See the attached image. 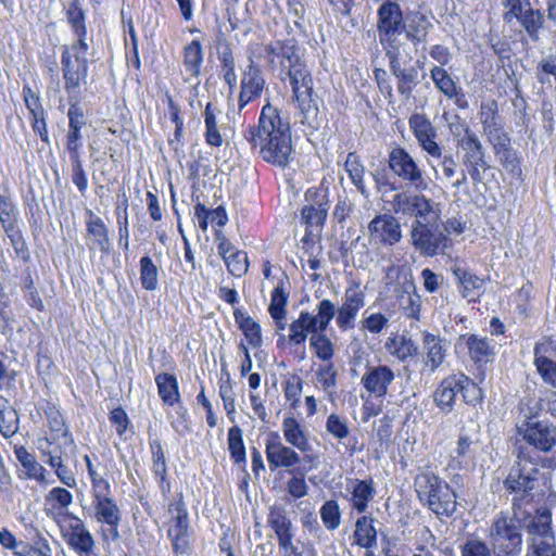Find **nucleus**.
<instances>
[{"label": "nucleus", "instance_id": "nucleus-20", "mask_svg": "<svg viewBox=\"0 0 556 556\" xmlns=\"http://www.w3.org/2000/svg\"><path fill=\"white\" fill-rule=\"evenodd\" d=\"M458 285L459 292L468 302H476L484 292V281L470 270L459 265L451 268Z\"/></svg>", "mask_w": 556, "mask_h": 556}, {"label": "nucleus", "instance_id": "nucleus-45", "mask_svg": "<svg viewBox=\"0 0 556 556\" xmlns=\"http://www.w3.org/2000/svg\"><path fill=\"white\" fill-rule=\"evenodd\" d=\"M71 549L79 556H96V542L90 531L87 530L83 534H75L64 539Z\"/></svg>", "mask_w": 556, "mask_h": 556}, {"label": "nucleus", "instance_id": "nucleus-51", "mask_svg": "<svg viewBox=\"0 0 556 556\" xmlns=\"http://www.w3.org/2000/svg\"><path fill=\"white\" fill-rule=\"evenodd\" d=\"M320 518L324 526L333 531L339 528L341 522V511L337 501L329 500L320 507Z\"/></svg>", "mask_w": 556, "mask_h": 556}, {"label": "nucleus", "instance_id": "nucleus-63", "mask_svg": "<svg viewBox=\"0 0 556 556\" xmlns=\"http://www.w3.org/2000/svg\"><path fill=\"white\" fill-rule=\"evenodd\" d=\"M459 393H462L464 401L467 404L476 405L482 400V390L476 382L463 374V379H459Z\"/></svg>", "mask_w": 556, "mask_h": 556}, {"label": "nucleus", "instance_id": "nucleus-50", "mask_svg": "<svg viewBox=\"0 0 556 556\" xmlns=\"http://www.w3.org/2000/svg\"><path fill=\"white\" fill-rule=\"evenodd\" d=\"M204 122H205V140L206 143L212 147H219L223 143V138L217 128V121L214 113L212 103H207L204 110Z\"/></svg>", "mask_w": 556, "mask_h": 556}, {"label": "nucleus", "instance_id": "nucleus-40", "mask_svg": "<svg viewBox=\"0 0 556 556\" xmlns=\"http://www.w3.org/2000/svg\"><path fill=\"white\" fill-rule=\"evenodd\" d=\"M168 513L172 515V525L168 529V534H187L189 527L188 511L181 494L177 502L168 505Z\"/></svg>", "mask_w": 556, "mask_h": 556}, {"label": "nucleus", "instance_id": "nucleus-26", "mask_svg": "<svg viewBox=\"0 0 556 556\" xmlns=\"http://www.w3.org/2000/svg\"><path fill=\"white\" fill-rule=\"evenodd\" d=\"M432 26L431 22L420 12H409L406 14L403 24V31L406 38L415 46L425 41L429 28Z\"/></svg>", "mask_w": 556, "mask_h": 556}, {"label": "nucleus", "instance_id": "nucleus-17", "mask_svg": "<svg viewBox=\"0 0 556 556\" xmlns=\"http://www.w3.org/2000/svg\"><path fill=\"white\" fill-rule=\"evenodd\" d=\"M387 56L390 61V71L397 79L399 93L407 100L410 99L414 89L419 84L418 67L416 65L406 66L394 51H388Z\"/></svg>", "mask_w": 556, "mask_h": 556}, {"label": "nucleus", "instance_id": "nucleus-64", "mask_svg": "<svg viewBox=\"0 0 556 556\" xmlns=\"http://www.w3.org/2000/svg\"><path fill=\"white\" fill-rule=\"evenodd\" d=\"M288 302V294L283 291L281 286H277L273 293L271 300L268 307L269 314L273 319L286 317V305Z\"/></svg>", "mask_w": 556, "mask_h": 556}, {"label": "nucleus", "instance_id": "nucleus-60", "mask_svg": "<svg viewBox=\"0 0 556 556\" xmlns=\"http://www.w3.org/2000/svg\"><path fill=\"white\" fill-rule=\"evenodd\" d=\"M443 118L446 121L448 130L457 143L459 139H466L469 135H477L459 115L448 116L447 113H444Z\"/></svg>", "mask_w": 556, "mask_h": 556}, {"label": "nucleus", "instance_id": "nucleus-34", "mask_svg": "<svg viewBox=\"0 0 556 556\" xmlns=\"http://www.w3.org/2000/svg\"><path fill=\"white\" fill-rule=\"evenodd\" d=\"M233 317L239 329L253 348H260L263 343L261 326L252 317L236 308Z\"/></svg>", "mask_w": 556, "mask_h": 556}, {"label": "nucleus", "instance_id": "nucleus-58", "mask_svg": "<svg viewBox=\"0 0 556 556\" xmlns=\"http://www.w3.org/2000/svg\"><path fill=\"white\" fill-rule=\"evenodd\" d=\"M337 369L332 363L319 366L316 371V377L323 390L331 395L337 387Z\"/></svg>", "mask_w": 556, "mask_h": 556}, {"label": "nucleus", "instance_id": "nucleus-27", "mask_svg": "<svg viewBox=\"0 0 556 556\" xmlns=\"http://www.w3.org/2000/svg\"><path fill=\"white\" fill-rule=\"evenodd\" d=\"M281 428L287 443L302 453L311 451L308 434L294 417H286Z\"/></svg>", "mask_w": 556, "mask_h": 556}, {"label": "nucleus", "instance_id": "nucleus-62", "mask_svg": "<svg viewBox=\"0 0 556 556\" xmlns=\"http://www.w3.org/2000/svg\"><path fill=\"white\" fill-rule=\"evenodd\" d=\"M475 442L467 435L460 434L455 448V458L459 465H468L475 458Z\"/></svg>", "mask_w": 556, "mask_h": 556}, {"label": "nucleus", "instance_id": "nucleus-16", "mask_svg": "<svg viewBox=\"0 0 556 556\" xmlns=\"http://www.w3.org/2000/svg\"><path fill=\"white\" fill-rule=\"evenodd\" d=\"M522 435L527 443L541 452H549L556 445V426L547 419L528 420Z\"/></svg>", "mask_w": 556, "mask_h": 556}, {"label": "nucleus", "instance_id": "nucleus-29", "mask_svg": "<svg viewBox=\"0 0 556 556\" xmlns=\"http://www.w3.org/2000/svg\"><path fill=\"white\" fill-rule=\"evenodd\" d=\"M14 454L26 470V475L29 479H35L41 484H49V481L46 478L47 470L36 460L35 456L30 454L25 446L15 445Z\"/></svg>", "mask_w": 556, "mask_h": 556}, {"label": "nucleus", "instance_id": "nucleus-30", "mask_svg": "<svg viewBox=\"0 0 556 556\" xmlns=\"http://www.w3.org/2000/svg\"><path fill=\"white\" fill-rule=\"evenodd\" d=\"M375 493L374 481L371 479L353 480L351 482V502L353 508L358 513H365L368 507V503L374 498Z\"/></svg>", "mask_w": 556, "mask_h": 556}, {"label": "nucleus", "instance_id": "nucleus-1", "mask_svg": "<svg viewBox=\"0 0 556 556\" xmlns=\"http://www.w3.org/2000/svg\"><path fill=\"white\" fill-rule=\"evenodd\" d=\"M505 513L496 515L488 531L491 547L496 556H518L522 549L523 529L527 533L528 553L535 551V544L555 542L552 527V513L547 507H539L534 514L525 513L520 518Z\"/></svg>", "mask_w": 556, "mask_h": 556}, {"label": "nucleus", "instance_id": "nucleus-3", "mask_svg": "<svg viewBox=\"0 0 556 556\" xmlns=\"http://www.w3.org/2000/svg\"><path fill=\"white\" fill-rule=\"evenodd\" d=\"M244 139L253 149L260 148L265 162L282 168L288 166L292 153L290 124L269 102L262 108L257 125L244 131Z\"/></svg>", "mask_w": 556, "mask_h": 556}, {"label": "nucleus", "instance_id": "nucleus-14", "mask_svg": "<svg viewBox=\"0 0 556 556\" xmlns=\"http://www.w3.org/2000/svg\"><path fill=\"white\" fill-rule=\"evenodd\" d=\"M265 87V78L261 67L250 56L240 81L238 106L241 111L247 104L260 98Z\"/></svg>", "mask_w": 556, "mask_h": 556}, {"label": "nucleus", "instance_id": "nucleus-53", "mask_svg": "<svg viewBox=\"0 0 556 556\" xmlns=\"http://www.w3.org/2000/svg\"><path fill=\"white\" fill-rule=\"evenodd\" d=\"M337 308L330 300H323L317 306V315H313L315 328L317 331L324 332L336 316Z\"/></svg>", "mask_w": 556, "mask_h": 556}, {"label": "nucleus", "instance_id": "nucleus-61", "mask_svg": "<svg viewBox=\"0 0 556 556\" xmlns=\"http://www.w3.org/2000/svg\"><path fill=\"white\" fill-rule=\"evenodd\" d=\"M60 516H62L63 522L65 523L64 526H61L63 539H67L75 534H83V532L88 530L85 522L73 513H60Z\"/></svg>", "mask_w": 556, "mask_h": 556}, {"label": "nucleus", "instance_id": "nucleus-23", "mask_svg": "<svg viewBox=\"0 0 556 556\" xmlns=\"http://www.w3.org/2000/svg\"><path fill=\"white\" fill-rule=\"evenodd\" d=\"M87 215L86 230L91 240V243H88L89 250L99 249L102 253L109 254L111 243L106 225L91 210L87 211Z\"/></svg>", "mask_w": 556, "mask_h": 556}, {"label": "nucleus", "instance_id": "nucleus-33", "mask_svg": "<svg viewBox=\"0 0 556 556\" xmlns=\"http://www.w3.org/2000/svg\"><path fill=\"white\" fill-rule=\"evenodd\" d=\"M372 522L374 519L367 516L358 518L353 534L354 543L368 551L377 547V530Z\"/></svg>", "mask_w": 556, "mask_h": 556}, {"label": "nucleus", "instance_id": "nucleus-35", "mask_svg": "<svg viewBox=\"0 0 556 556\" xmlns=\"http://www.w3.org/2000/svg\"><path fill=\"white\" fill-rule=\"evenodd\" d=\"M492 148L495 156L507 172L514 175L521 173L517 152L513 149L509 137L505 141L497 142Z\"/></svg>", "mask_w": 556, "mask_h": 556}, {"label": "nucleus", "instance_id": "nucleus-11", "mask_svg": "<svg viewBox=\"0 0 556 556\" xmlns=\"http://www.w3.org/2000/svg\"><path fill=\"white\" fill-rule=\"evenodd\" d=\"M401 7L393 1H384L377 11V29L380 42H390L403 31L404 24Z\"/></svg>", "mask_w": 556, "mask_h": 556}, {"label": "nucleus", "instance_id": "nucleus-32", "mask_svg": "<svg viewBox=\"0 0 556 556\" xmlns=\"http://www.w3.org/2000/svg\"><path fill=\"white\" fill-rule=\"evenodd\" d=\"M344 169L348 173L349 178L351 179L352 184L356 187L357 191L365 197L366 199L369 198L370 192L365 185V166L363 165L361 159L358 155H356L355 152H350L346 155L345 162H344Z\"/></svg>", "mask_w": 556, "mask_h": 556}, {"label": "nucleus", "instance_id": "nucleus-37", "mask_svg": "<svg viewBox=\"0 0 556 556\" xmlns=\"http://www.w3.org/2000/svg\"><path fill=\"white\" fill-rule=\"evenodd\" d=\"M204 61L201 42L192 40L184 48V66L190 76L199 77Z\"/></svg>", "mask_w": 556, "mask_h": 556}, {"label": "nucleus", "instance_id": "nucleus-6", "mask_svg": "<svg viewBox=\"0 0 556 556\" xmlns=\"http://www.w3.org/2000/svg\"><path fill=\"white\" fill-rule=\"evenodd\" d=\"M409 242L421 256L444 255L451 247V239L441 229L440 219L414 220L409 230Z\"/></svg>", "mask_w": 556, "mask_h": 556}, {"label": "nucleus", "instance_id": "nucleus-4", "mask_svg": "<svg viewBox=\"0 0 556 556\" xmlns=\"http://www.w3.org/2000/svg\"><path fill=\"white\" fill-rule=\"evenodd\" d=\"M539 469L535 463L530 462L526 453L520 448L518 463L510 469L503 484L507 492L514 494L511 510H517L516 517L520 518L525 513L534 514L538 508L533 505V489L538 481Z\"/></svg>", "mask_w": 556, "mask_h": 556}, {"label": "nucleus", "instance_id": "nucleus-57", "mask_svg": "<svg viewBox=\"0 0 556 556\" xmlns=\"http://www.w3.org/2000/svg\"><path fill=\"white\" fill-rule=\"evenodd\" d=\"M400 305L406 317L419 319L421 298L418 293L405 291L400 296Z\"/></svg>", "mask_w": 556, "mask_h": 556}, {"label": "nucleus", "instance_id": "nucleus-54", "mask_svg": "<svg viewBox=\"0 0 556 556\" xmlns=\"http://www.w3.org/2000/svg\"><path fill=\"white\" fill-rule=\"evenodd\" d=\"M224 262L228 271L235 277H242L248 271L249 261L247 252L244 251H232Z\"/></svg>", "mask_w": 556, "mask_h": 556}, {"label": "nucleus", "instance_id": "nucleus-56", "mask_svg": "<svg viewBox=\"0 0 556 556\" xmlns=\"http://www.w3.org/2000/svg\"><path fill=\"white\" fill-rule=\"evenodd\" d=\"M554 359H556V342L551 337H545L534 346V365Z\"/></svg>", "mask_w": 556, "mask_h": 556}, {"label": "nucleus", "instance_id": "nucleus-2", "mask_svg": "<svg viewBox=\"0 0 556 556\" xmlns=\"http://www.w3.org/2000/svg\"><path fill=\"white\" fill-rule=\"evenodd\" d=\"M265 58L277 72L282 83H289L293 100L302 114V124H309L312 115H316L317 106L312 98L313 77L304 59V50L294 38L275 40L266 45Z\"/></svg>", "mask_w": 556, "mask_h": 556}, {"label": "nucleus", "instance_id": "nucleus-13", "mask_svg": "<svg viewBox=\"0 0 556 556\" xmlns=\"http://www.w3.org/2000/svg\"><path fill=\"white\" fill-rule=\"evenodd\" d=\"M409 129L415 136L419 147L432 157H441L442 148L435 141L437 129L427 115L414 113L408 119Z\"/></svg>", "mask_w": 556, "mask_h": 556}, {"label": "nucleus", "instance_id": "nucleus-9", "mask_svg": "<svg viewBox=\"0 0 556 556\" xmlns=\"http://www.w3.org/2000/svg\"><path fill=\"white\" fill-rule=\"evenodd\" d=\"M388 165L396 177L416 190L421 191L428 187L424 170L405 148L393 147L388 154Z\"/></svg>", "mask_w": 556, "mask_h": 556}, {"label": "nucleus", "instance_id": "nucleus-59", "mask_svg": "<svg viewBox=\"0 0 556 556\" xmlns=\"http://www.w3.org/2000/svg\"><path fill=\"white\" fill-rule=\"evenodd\" d=\"M460 556H492L493 548L483 540L467 539L460 546Z\"/></svg>", "mask_w": 556, "mask_h": 556}, {"label": "nucleus", "instance_id": "nucleus-46", "mask_svg": "<svg viewBox=\"0 0 556 556\" xmlns=\"http://www.w3.org/2000/svg\"><path fill=\"white\" fill-rule=\"evenodd\" d=\"M140 281L143 289L154 291L157 288L159 268L148 255L140 258Z\"/></svg>", "mask_w": 556, "mask_h": 556}, {"label": "nucleus", "instance_id": "nucleus-7", "mask_svg": "<svg viewBox=\"0 0 556 556\" xmlns=\"http://www.w3.org/2000/svg\"><path fill=\"white\" fill-rule=\"evenodd\" d=\"M395 214L414 217V220L440 219V204L421 193L397 192L391 201Z\"/></svg>", "mask_w": 556, "mask_h": 556}, {"label": "nucleus", "instance_id": "nucleus-10", "mask_svg": "<svg viewBox=\"0 0 556 556\" xmlns=\"http://www.w3.org/2000/svg\"><path fill=\"white\" fill-rule=\"evenodd\" d=\"M265 453L270 471L278 468H286L290 473H294L295 467L300 464V454L282 443L278 432L271 431L267 434Z\"/></svg>", "mask_w": 556, "mask_h": 556}, {"label": "nucleus", "instance_id": "nucleus-55", "mask_svg": "<svg viewBox=\"0 0 556 556\" xmlns=\"http://www.w3.org/2000/svg\"><path fill=\"white\" fill-rule=\"evenodd\" d=\"M326 430L338 441H343L350 435V428L345 418L332 413L327 417Z\"/></svg>", "mask_w": 556, "mask_h": 556}, {"label": "nucleus", "instance_id": "nucleus-44", "mask_svg": "<svg viewBox=\"0 0 556 556\" xmlns=\"http://www.w3.org/2000/svg\"><path fill=\"white\" fill-rule=\"evenodd\" d=\"M518 23L533 41H538L539 31L544 24V14L540 9L527 8Z\"/></svg>", "mask_w": 556, "mask_h": 556}, {"label": "nucleus", "instance_id": "nucleus-48", "mask_svg": "<svg viewBox=\"0 0 556 556\" xmlns=\"http://www.w3.org/2000/svg\"><path fill=\"white\" fill-rule=\"evenodd\" d=\"M430 77L433 80L435 87L445 96L452 97L456 94V83L451 75L442 67L434 66L430 71Z\"/></svg>", "mask_w": 556, "mask_h": 556}, {"label": "nucleus", "instance_id": "nucleus-25", "mask_svg": "<svg viewBox=\"0 0 556 556\" xmlns=\"http://www.w3.org/2000/svg\"><path fill=\"white\" fill-rule=\"evenodd\" d=\"M458 342L467 346L468 354L475 363H488L495 354V345L488 338H481L477 334H463Z\"/></svg>", "mask_w": 556, "mask_h": 556}, {"label": "nucleus", "instance_id": "nucleus-31", "mask_svg": "<svg viewBox=\"0 0 556 556\" xmlns=\"http://www.w3.org/2000/svg\"><path fill=\"white\" fill-rule=\"evenodd\" d=\"M94 518L106 526H119L122 520L121 509L112 496L92 502Z\"/></svg>", "mask_w": 556, "mask_h": 556}, {"label": "nucleus", "instance_id": "nucleus-8", "mask_svg": "<svg viewBox=\"0 0 556 556\" xmlns=\"http://www.w3.org/2000/svg\"><path fill=\"white\" fill-rule=\"evenodd\" d=\"M88 49V45H85V49H78L77 45L62 47L61 64L64 89L67 93L77 92L81 83H85L88 77L89 67L86 58Z\"/></svg>", "mask_w": 556, "mask_h": 556}, {"label": "nucleus", "instance_id": "nucleus-21", "mask_svg": "<svg viewBox=\"0 0 556 556\" xmlns=\"http://www.w3.org/2000/svg\"><path fill=\"white\" fill-rule=\"evenodd\" d=\"M67 117L68 131L66 136V149L70 152L71 159H77V155H80L81 128L86 125V118L83 109L77 103L71 104Z\"/></svg>", "mask_w": 556, "mask_h": 556}, {"label": "nucleus", "instance_id": "nucleus-5", "mask_svg": "<svg viewBox=\"0 0 556 556\" xmlns=\"http://www.w3.org/2000/svg\"><path fill=\"white\" fill-rule=\"evenodd\" d=\"M417 497L439 517H451L456 511V493L448 483L430 470L420 471L414 479Z\"/></svg>", "mask_w": 556, "mask_h": 556}, {"label": "nucleus", "instance_id": "nucleus-28", "mask_svg": "<svg viewBox=\"0 0 556 556\" xmlns=\"http://www.w3.org/2000/svg\"><path fill=\"white\" fill-rule=\"evenodd\" d=\"M66 20L76 36V40L72 45H77V48H84L87 43V27L86 14L79 7L77 0L72 1L66 8Z\"/></svg>", "mask_w": 556, "mask_h": 556}, {"label": "nucleus", "instance_id": "nucleus-47", "mask_svg": "<svg viewBox=\"0 0 556 556\" xmlns=\"http://www.w3.org/2000/svg\"><path fill=\"white\" fill-rule=\"evenodd\" d=\"M228 450L236 464H245V447L242 440V430L233 426L228 431Z\"/></svg>", "mask_w": 556, "mask_h": 556}, {"label": "nucleus", "instance_id": "nucleus-38", "mask_svg": "<svg viewBox=\"0 0 556 556\" xmlns=\"http://www.w3.org/2000/svg\"><path fill=\"white\" fill-rule=\"evenodd\" d=\"M316 321L308 312H301L298 319L291 323L289 340L294 344H302L307 338V332H317L315 328Z\"/></svg>", "mask_w": 556, "mask_h": 556}, {"label": "nucleus", "instance_id": "nucleus-19", "mask_svg": "<svg viewBox=\"0 0 556 556\" xmlns=\"http://www.w3.org/2000/svg\"><path fill=\"white\" fill-rule=\"evenodd\" d=\"M395 375L387 365L368 366L361 379L362 386L376 397H384Z\"/></svg>", "mask_w": 556, "mask_h": 556}, {"label": "nucleus", "instance_id": "nucleus-18", "mask_svg": "<svg viewBox=\"0 0 556 556\" xmlns=\"http://www.w3.org/2000/svg\"><path fill=\"white\" fill-rule=\"evenodd\" d=\"M365 305L364 292L357 286L348 288L342 305L337 308V325L345 331L354 328V320L358 311Z\"/></svg>", "mask_w": 556, "mask_h": 556}, {"label": "nucleus", "instance_id": "nucleus-22", "mask_svg": "<svg viewBox=\"0 0 556 556\" xmlns=\"http://www.w3.org/2000/svg\"><path fill=\"white\" fill-rule=\"evenodd\" d=\"M459 379H463V374L445 377L433 393V401L443 413H450L454 408L455 399L459 393Z\"/></svg>", "mask_w": 556, "mask_h": 556}, {"label": "nucleus", "instance_id": "nucleus-52", "mask_svg": "<svg viewBox=\"0 0 556 556\" xmlns=\"http://www.w3.org/2000/svg\"><path fill=\"white\" fill-rule=\"evenodd\" d=\"M309 343L319 359L330 361L332 358L334 353L333 344L324 332H314L309 339Z\"/></svg>", "mask_w": 556, "mask_h": 556}, {"label": "nucleus", "instance_id": "nucleus-24", "mask_svg": "<svg viewBox=\"0 0 556 556\" xmlns=\"http://www.w3.org/2000/svg\"><path fill=\"white\" fill-rule=\"evenodd\" d=\"M422 350L425 367L432 374L443 364L447 346L443 339L427 332L422 339Z\"/></svg>", "mask_w": 556, "mask_h": 556}, {"label": "nucleus", "instance_id": "nucleus-49", "mask_svg": "<svg viewBox=\"0 0 556 556\" xmlns=\"http://www.w3.org/2000/svg\"><path fill=\"white\" fill-rule=\"evenodd\" d=\"M18 210L10 198L0 194V223L4 231L17 226Z\"/></svg>", "mask_w": 556, "mask_h": 556}, {"label": "nucleus", "instance_id": "nucleus-42", "mask_svg": "<svg viewBox=\"0 0 556 556\" xmlns=\"http://www.w3.org/2000/svg\"><path fill=\"white\" fill-rule=\"evenodd\" d=\"M50 429L52 432L61 433L59 437L58 434L52 438L53 441L61 440L60 443L64 446V454L65 456H74L77 453V445L75 444V441L73 439V435L70 433L68 429L65 428L64 420L60 415H55L49 419Z\"/></svg>", "mask_w": 556, "mask_h": 556}, {"label": "nucleus", "instance_id": "nucleus-39", "mask_svg": "<svg viewBox=\"0 0 556 556\" xmlns=\"http://www.w3.org/2000/svg\"><path fill=\"white\" fill-rule=\"evenodd\" d=\"M458 148L463 151L462 165L465 169L486 152L477 135H469L466 139H459Z\"/></svg>", "mask_w": 556, "mask_h": 556}, {"label": "nucleus", "instance_id": "nucleus-36", "mask_svg": "<svg viewBox=\"0 0 556 556\" xmlns=\"http://www.w3.org/2000/svg\"><path fill=\"white\" fill-rule=\"evenodd\" d=\"M268 525L274 530L277 540L293 533L292 521L281 505H274L269 508Z\"/></svg>", "mask_w": 556, "mask_h": 556}, {"label": "nucleus", "instance_id": "nucleus-43", "mask_svg": "<svg viewBox=\"0 0 556 556\" xmlns=\"http://www.w3.org/2000/svg\"><path fill=\"white\" fill-rule=\"evenodd\" d=\"M217 58L220 62V68L225 83L232 90L237 86L236 62L232 50L229 45H225L217 52Z\"/></svg>", "mask_w": 556, "mask_h": 556}, {"label": "nucleus", "instance_id": "nucleus-15", "mask_svg": "<svg viewBox=\"0 0 556 556\" xmlns=\"http://www.w3.org/2000/svg\"><path fill=\"white\" fill-rule=\"evenodd\" d=\"M305 200L307 205L301 211L302 219L307 227H321L330 207L327 190L311 188L305 193Z\"/></svg>", "mask_w": 556, "mask_h": 556}, {"label": "nucleus", "instance_id": "nucleus-41", "mask_svg": "<svg viewBox=\"0 0 556 556\" xmlns=\"http://www.w3.org/2000/svg\"><path fill=\"white\" fill-rule=\"evenodd\" d=\"M159 395L167 405H174L179 401L178 383L174 375L159 374L155 377Z\"/></svg>", "mask_w": 556, "mask_h": 556}, {"label": "nucleus", "instance_id": "nucleus-12", "mask_svg": "<svg viewBox=\"0 0 556 556\" xmlns=\"http://www.w3.org/2000/svg\"><path fill=\"white\" fill-rule=\"evenodd\" d=\"M368 238L375 244L394 245L402 239L401 224L391 214H379L368 224Z\"/></svg>", "mask_w": 556, "mask_h": 556}]
</instances>
